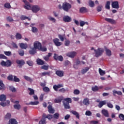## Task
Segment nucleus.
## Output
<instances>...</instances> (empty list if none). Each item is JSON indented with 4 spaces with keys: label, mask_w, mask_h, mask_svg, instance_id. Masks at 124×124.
Instances as JSON below:
<instances>
[{
    "label": "nucleus",
    "mask_w": 124,
    "mask_h": 124,
    "mask_svg": "<svg viewBox=\"0 0 124 124\" xmlns=\"http://www.w3.org/2000/svg\"><path fill=\"white\" fill-rule=\"evenodd\" d=\"M72 102V100L70 98H66L62 101L63 105L65 109H70V105L69 103Z\"/></svg>",
    "instance_id": "nucleus-1"
},
{
    "label": "nucleus",
    "mask_w": 124,
    "mask_h": 124,
    "mask_svg": "<svg viewBox=\"0 0 124 124\" xmlns=\"http://www.w3.org/2000/svg\"><path fill=\"white\" fill-rule=\"evenodd\" d=\"M43 117L45 118V119H41V121H39L38 124H46V120H45V119H48V120H51L53 119V116L51 114L46 115V114H44L43 115Z\"/></svg>",
    "instance_id": "nucleus-2"
},
{
    "label": "nucleus",
    "mask_w": 124,
    "mask_h": 124,
    "mask_svg": "<svg viewBox=\"0 0 124 124\" xmlns=\"http://www.w3.org/2000/svg\"><path fill=\"white\" fill-rule=\"evenodd\" d=\"M72 5L67 2L63 3V10L65 12H68L71 9Z\"/></svg>",
    "instance_id": "nucleus-3"
},
{
    "label": "nucleus",
    "mask_w": 124,
    "mask_h": 124,
    "mask_svg": "<svg viewBox=\"0 0 124 124\" xmlns=\"http://www.w3.org/2000/svg\"><path fill=\"white\" fill-rule=\"evenodd\" d=\"M94 52L95 53V57H96V58H98L99 57L102 56V54L104 52V49L102 48H98L97 49H94Z\"/></svg>",
    "instance_id": "nucleus-4"
},
{
    "label": "nucleus",
    "mask_w": 124,
    "mask_h": 124,
    "mask_svg": "<svg viewBox=\"0 0 124 124\" xmlns=\"http://www.w3.org/2000/svg\"><path fill=\"white\" fill-rule=\"evenodd\" d=\"M11 64H12V62H11V61L9 60H7L6 62L4 61H2L0 62V65L6 67H9L11 66Z\"/></svg>",
    "instance_id": "nucleus-5"
},
{
    "label": "nucleus",
    "mask_w": 124,
    "mask_h": 124,
    "mask_svg": "<svg viewBox=\"0 0 124 124\" xmlns=\"http://www.w3.org/2000/svg\"><path fill=\"white\" fill-rule=\"evenodd\" d=\"M53 59L55 61H59L60 62H62L63 61V57H62V56H59V55L56 53L54 54Z\"/></svg>",
    "instance_id": "nucleus-6"
},
{
    "label": "nucleus",
    "mask_w": 124,
    "mask_h": 124,
    "mask_svg": "<svg viewBox=\"0 0 124 124\" xmlns=\"http://www.w3.org/2000/svg\"><path fill=\"white\" fill-rule=\"evenodd\" d=\"M53 41L55 46H57V47L61 46V45H62V43L60 42V39H59L57 38H56L54 39H53Z\"/></svg>",
    "instance_id": "nucleus-7"
},
{
    "label": "nucleus",
    "mask_w": 124,
    "mask_h": 124,
    "mask_svg": "<svg viewBox=\"0 0 124 124\" xmlns=\"http://www.w3.org/2000/svg\"><path fill=\"white\" fill-rule=\"evenodd\" d=\"M31 10L33 13H37L40 10V7L38 5H33L31 7Z\"/></svg>",
    "instance_id": "nucleus-8"
},
{
    "label": "nucleus",
    "mask_w": 124,
    "mask_h": 124,
    "mask_svg": "<svg viewBox=\"0 0 124 124\" xmlns=\"http://www.w3.org/2000/svg\"><path fill=\"white\" fill-rule=\"evenodd\" d=\"M76 55H77V52L76 51H71L67 53L66 56L69 58H73L74 57H75V56H76Z\"/></svg>",
    "instance_id": "nucleus-9"
},
{
    "label": "nucleus",
    "mask_w": 124,
    "mask_h": 124,
    "mask_svg": "<svg viewBox=\"0 0 124 124\" xmlns=\"http://www.w3.org/2000/svg\"><path fill=\"white\" fill-rule=\"evenodd\" d=\"M41 46H42V45H41V44L40 43V42H38V41H35L34 43V47L36 49H38V50H39L41 47Z\"/></svg>",
    "instance_id": "nucleus-10"
},
{
    "label": "nucleus",
    "mask_w": 124,
    "mask_h": 124,
    "mask_svg": "<svg viewBox=\"0 0 124 124\" xmlns=\"http://www.w3.org/2000/svg\"><path fill=\"white\" fill-rule=\"evenodd\" d=\"M111 6L112 8H116V9H119L120 7L119 5V2L118 1H115L112 2Z\"/></svg>",
    "instance_id": "nucleus-11"
},
{
    "label": "nucleus",
    "mask_w": 124,
    "mask_h": 124,
    "mask_svg": "<svg viewBox=\"0 0 124 124\" xmlns=\"http://www.w3.org/2000/svg\"><path fill=\"white\" fill-rule=\"evenodd\" d=\"M55 74L59 77H63L64 72L62 70H57L55 72Z\"/></svg>",
    "instance_id": "nucleus-12"
},
{
    "label": "nucleus",
    "mask_w": 124,
    "mask_h": 124,
    "mask_svg": "<svg viewBox=\"0 0 124 124\" xmlns=\"http://www.w3.org/2000/svg\"><path fill=\"white\" fill-rule=\"evenodd\" d=\"M105 21H107V22H108V23H110V24H112V25H115V24H116L117 22L116 21L112 18H105Z\"/></svg>",
    "instance_id": "nucleus-13"
},
{
    "label": "nucleus",
    "mask_w": 124,
    "mask_h": 124,
    "mask_svg": "<svg viewBox=\"0 0 124 124\" xmlns=\"http://www.w3.org/2000/svg\"><path fill=\"white\" fill-rule=\"evenodd\" d=\"M63 21L66 23H69V22H71V17L68 16H65L63 17Z\"/></svg>",
    "instance_id": "nucleus-14"
},
{
    "label": "nucleus",
    "mask_w": 124,
    "mask_h": 124,
    "mask_svg": "<svg viewBox=\"0 0 124 124\" xmlns=\"http://www.w3.org/2000/svg\"><path fill=\"white\" fill-rule=\"evenodd\" d=\"M63 87V85L62 84H58L57 85H54L53 86V89L55 92H58V89H60L61 88H62Z\"/></svg>",
    "instance_id": "nucleus-15"
},
{
    "label": "nucleus",
    "mask_w": 124,
    "mask_h": 124,
    "mask_svg": "<svg viewBox=\"0 0 124 124\" xmlns=\"http://www.w3.org/2000/svg\"><path fill=\"white\" fill-rule=\"evenodd\" d=\"M82 103L84 105H86L87 106L90 105V99L88 97L85 98L82 101Z\"/></svg>",
    "instance_id": "nucleus-16"
},
{
    "label": "nucleus",
    "mask_w": 124,
    "mask_h": 124,
    "mask_svg": "<svg viewBox=\"0 0 124 124\" xmlns=\"http://www.w3.org/2000/svg\"><path fill=\"white\" fill-rule=\"evenodd\" d=\"M52 55V53H48L46 56L43 57L44 60H45L46 62H49V61H50V57Z\"/></svg>",
    "instance_id": "nucleus-17"
},
{
    "label": "nucleus",
    "mask_w": 124,
    "mask_h": 124,
    "mask_svg": "<svg viewBox=\"0 0 124 124\" xmlns=\"http://www.w3.org/2000/svg\"><path fill=\"white\" fill-rule=\"evenodd\" d=\"M19 46L21 49H26L28 48V44L24 43H21L19 44Z\"/></svg>",
    "instance_id": "nucleus-18"
},
{
    "label": "nucleus",
    "mask_w": 124,
    "mask_h": 124,
    "mask_svg": "<svg viewBox=\"0 0 124 124\" xmlns=\"http://www.w3.org/2000/svg\"><path fill=\"white\" fill-rule=\"evenodd\" d=\"M47 109H48V112L50 114H54V113H55V109H54V108H53L51 105H49L47 107Z\"/></svg>",
    "instance_id": "nucleus-19"
},
{
    "label": "nucleus",
    "mask_w": 124,
    "mask_h": 124,
    "mask_svg": "<svg viewBox=\"0 0 124 124\" xmlns=\"http://www.w3.org/2000/svg\"><path fill=\"white\" fill-rule=\"evenodd\" d=\"M102 114H103V115H104V116L106 118H109V113L108 112V110L106 109H103L102 110Z\"/></svg>",
    "instance_id": "nucleus-20"
},
{
    "label": "nucleus",
    "mask_w": 124,
    "mask_h": 124,
    "mask_svg": "<svg viewBox=\"0 0 124 124\" xmlns=\"http://www.w3.org/2000/svg\"><path fill=\"white\" fill-rule=\"evenodd\" d=\"M36 62L37 64H38V65H43V64H45L44 61L39 58H38L36 60Z\"/></svg>",
    "instance_id": "nucleus-21"
},
{
    "label": "nucleus",
    "mask_w": 124,
    "mask_h": 124,
    "mask_svg": "<svg viewBox=\"0 0 124 124\" xmlns=\"http://www.w3.org/2000/svg\"><path fill=\"white\" fill-rule=\"evenodd\" d=\"M16 62L17 64H19V65H21V66H23V65H24V64H25V63H26V62H25V61H24V60H17L16 61Z\"/></svg>",
    "instance_id": "nucleus-22"
},
{
    "label": "nucleus",
    "mask_w": 124,
    "mask_h": 124,
    "mask_svg": "<svg viewBox=\"0 0 124 124\" xmlns=\"http://www.w3.org/2000/svg\"><path fill=\"white\" fill-rule=\"evenodd\" d=\"M107 100L100 101L98 107H99V108H101L103 106V105H105V104H107Z\"/></svg>",
    "instance_id": "nucleus-23"
},
{
    "label": "nucleus",
    "mask_w": 124,
    "mask_h": 124,
    "mask_svg": "<svg viewBox=\"0 0 124 124\" xmlns=\"http://www.w3.org/2000/svg\"><path fill=\"white\" fill-rule=\"evenodd\" d=\"M36 53V49L34 47L31 48V50H29V54L30 55H35Z\"/></svg>",
    "instance_id": "nucleus-24"
},
{
    "label": "nucleus",
    "mask_w": 124,
    "mask_h": 124,
    "mask_svg": "<svg viewBox=\"0 0 124 124\" xmlns=\"http://www.w3.org/2000/svg\"><path fill=\"white\" fill-rule=\"evenodd\" d=\"M71 113H72V114H73V115H75V116H76L77 119H80V115L78 114V113L77 112V111H74V110H72L71 111Z\"/></svg>",
    "instance_id": "nucleus-25"
},
{
    "label": "nucleus",
    "mask_w": 124,
    "mask_h": 124,
    "mask_svg": "<svg viewBox=\"0 0 124 124\" xmlns=\"http://www.w3.org/2000/svg\"><path fill=\"white\" fill-rule=\"evenodd\" d=\"M116 94H118V95H123V93H122V92L113 90V95L114 96H116Z\"/></svg>",
    "instance_id": "nucleus-26"
},
{
    "label": "nucleus",
    "mask_w": 124,
    "mask_h": 124,
    "mask_svg": "<svg viewBox=\"0 0 124 124\" xmlns=\"http://www.w3.org/2000/svg\"><path fill=\"white\" fill-rule=\"evenodd\" d=\"M5 90V85L3 84L2 80L0 79V90Z\"/></svg>",
    "instance_id": "nucleus-27"
},
{
    "label": "nucleus",
    "mask_w": 124,
    "mask_h": 124,
    "mask_svg": "<svg viewBox=\"0 0 124 124\" xmlns=\"http://www.w3.org/2000/svg\"><path fill=\"white\" fill-rule=\"evenodd\" d=\"M79 11L80 13H86V12H88V10L86 7H82L80 8Z\"/></svg>",
    "instance_id": "nucleus-28"
},
{
    "label": "nucleus",
    "mask_w": 124,
    "mask_h": 124,
    "mask_svg": "<svg viewBox=\"0 0 124 124\" xmlns=\"http://www.w3.org/2000/svg\"><path fill=\"white\" fill-rule=\"evenodd\" d=\"M39 104V102L38 101H31L28 104H26L27 105H38Z\"/></svg>",
    "instance_id": "nucleus-29"
},
{
    "label": "nucleus",
    "mask_w": 124,
    "mask_h": 124,
    "mask_svg": "<svg viewBox=\"0 0 124 124\" xmlns=\"http://www.w3.org/2000/svg\"><path fill=\"white\" fill-rule=\"evenodd\" d=\"M9 124H18L17 121L15 119H11L9 121Z\"/></svg>",
    "instance_id": "nucleus-30"
},
{
    "label": "nucleus",
    "mask_w": 124,
    "mask_h": 124,
    "mask_svg": "<svg viewBox=\"0 0 124 124\" xmlns=\"http://www.w3.org/2000/svg\"><path fill=\"white\" fill-rule=\"evenodd\" d=\"M51 74V72L49 71V72H43L42 73H41L40 75L41 76H42V77H43L44 76H50V74Z\"/></svg>",
    "instance_id": "nucleus-31"
},
{
    "label": "nucleus",
    "mask_w": 124,
    "mask_h": 124,
    "mask_svg": "<svg viewBox=\"0 0 124 124\" xmlns=\"http://www.w3.org/2000/svg\"><path fill=\"white\" fill-rule=\"evenodd\" d=\"M59 93H66V92H68V89L67 88L65 89L64 88H62L59 90Z\"/></svg>",
    "instance_id": "nucleus-32"
},
{
    "label": "nucleus",
    "mask_w": 124,
    "mask_h": 124,
    "mask_svg": "<svg viewBox=\"0 0 124 124\" xmlns=\"http://www.w3.org/2000/svg\"><path fill=\"white\" fill-rule=\"evenodd\" d=\"M32 26H33V24H32L30 25V27L32 28L31 31L32 32H37V31H38L37 28H36V27H32Z\"/></svg>",
    "instance_id": "nucleus-33"
},
{
    "label": "nucleus",
    "mask_w": 124,
    "mask_h": 124,
    "mask_svg": "<svg viewBox=\"0 0 124 124\" xmlns=\"http://www.w3.org/2000/svg\"><path fill=\"white\" fill-rule=\"evenodd\" d=\"M6 100V96L4 94H1L0 95V101H5Z\"/></svg>",
    "instance_id": "nucleus-34"
},
{
    "label": "nucleus",
    "mask_w": 124,
    "mask_h": 124,
    "mask_svg": "<svg viewBox=\"0 0 124 124\" xmlns=\"http://www.w3.org/2000/svg\"><path fill=\"white\" fill-rule=\"evenodd\" d=\"M62 98L59 97L58 98H56L54 99V102L55 103H61L62 102Z\"/></svg>",
    "instance_id": "nucleus-35"
},
{
    "label": "nucleus",
    "mask_w": 124,
    "mask_h": 124,
    "mask_svg": "<svg viewBox=\"0 0 124 124\" xmlns=\"http://www.w3.org/2000/svg\"><path fill=\"white\" fill-rule=\"evenodd\" d=\"M23 78L26 81H28L29 82H32V79L31 78V77H28L27 76H24Z\"/></svg>",
    "instance_id": "nucleus-36"
},
{
    "label": "nucleus",
    "mask_w": 124,
    "mask_h": 124,
    "mask_svg": "<svg viewBox=\"0 0 124 124\" xmlns=\"http://www.w3.org/2000/svg\"><path fill=\"white\" fill-rule=\"evenodd\" d=\"M106 54L107 56H108V57H111V56L112 55L111 51L110 50V49H108L106 50Z\"/></svg>",
    "instance_id": "nucleus-37"
},
{
    "label": "nucleus",
    "mask_w": 124,
    "mask_h": 124,
    "mask_svg": "<svg viewBox=\"0 0 124 124\" xmlns=\"http://www.w3.org/2000/svg\"><path fill=\"white\" fill-rule=\"evenodd\" d=\"M89 69H90V68L88 67H86L85 69H82L81 70L82 74H85V73H87V72L89 71Z\"/></svg>",
    "instance_id": "nucleus-38"
},
{
    "label": "nucleus",
    "mask_w": 124,
    "mask_h": 124,
    "mask_svg": "<svg viewBox=\"0 0 124 124\" xmlns=\"http://www.w3.org/2000/svg\"><path fill=\"white\" fill-rule=\"evenodd\" d=\"M18 54L21 57H23L24 55H25V51H24L23 49H19L18 50Z\"/></svg>",
    "instance_id": "nucleus-39"
},
{
    "label": "nucleus",
    "mask_w": 124,
    "mask_h": 124,
    "mask_svg": "<svg viewBox=\"0 0 124 124\" xmlns=\"http://www.w3.org/2000/svg\"><path fill=\"white\" fill-rule=\"evenodd\" d=\"M41 69H43L44 70H48V69H49V65H44L41 67Z\"/></svg>",
    "instance_id": "nucleus-40"
},
{
    "label": "nucleus",
    "mask_w": 124,
    "mask_h": 124,
    "mask_svg": "<svg viewBox=\"0 0 124 124\" xmlns=\"http://www.w3.org/2000/svg\"><path fill=\"white\" fill-rule=\"evenodd\" d=\"M26 19H28L29 20V21H31V18H29V17L26 16H21L20 17V20L22 21H24V20H26Z\"/></svg>",
    "instance_id": "nucleus-41"
},
{
    "label": "nucleus",
    "mask_w": 124,
    "mask_h": 124,
    "mask_svg": "<svg viewBox=\"0 0 124 124\" xmlns=\"http://www.w3.org/2000/svg\"><path fill=\"white\" fill-rule=\"evenodd\" d=\"M29 91H30L29 94L30 95H34V90L31 88H28Z\"/></svg>",
    "instance_id": "nucleus-42"
},
{
    "label": "nucleus",
    "mask_w": 124,
    "mask_h": 124,
    "mask_svg": "<svg viewBox=\"0 0 124 124\" xmlns=\"http://www.w3.org/2000/svg\"><path fill=\"white\" fill-rule=\"evenodd\" d=\"M89 6L90 7H94V2L92 0L89 1Z\"/></svg>",
    "instance_id": "nucleus-43"
},
{
    "label": "nucleus",
    "mask_w": 124,
    "mask_h": 124,
    "mask_svg": "<svg viewBox=\"0 0 124 124\" xmlns=\"http://www.w3.org/2000/svg\"><path fill=\"white\" fill-rule=\"evenodd\" d=\"M24 8L25 9H27L28 10H30L31 7V5H30V3H26V4L24 6Z\"/></svg>",
    "instance_id": "nucleus-44"
},
{
    "label": "nucleus",
    "mask_w": 124,
    "mask_h": 124,
    "mask_svg": "<svg viewBox=\"0 0 124 124\" xmlns=\"http://www.w3.org/2000/svg\"><path fill=\"white\" fill-rule=\"evenodd\" d=\"M4 6L6 8H8V9L11 8V5H10V3H9L8 2L5 3L4 5Z\"/></svg>",
    "instance_id": "nucleus-45"
},
{
    "label": "nucleus",
    "mask_w": 124,
    "mask_h": 124,
    "mask_svg": "<svg viewBox=\"0 0 124 124\" xmlns=\"http://www.w3.org/2000/svg\"><path fill=\"white\" fill-rule=\"evenodd\" d=\"M106 9H110V1H107L105 5Z\"/></svg>",
    "instance_id": "nucleus-46"
},
{
    "label": "nucleus",
    "mask_w": 124,
    "mask_h": 124,
    "mask_svg": "<svg viewBox=\"0 0 124 124\" xmlns=\"http://www.w3.org/2000/svg\"><path fill=\"white\" fill-rule=\"evenodd\" d=\"M16 39H22V35L19 33H16Z\"/></svg>",
    "instance_id": "nucleus-47"
},
{
    "label": "nucleus",
    "mask_w": 124,
    "mask_h": 124,
    "mask_svg": "<svg viewBox=\"0 0 124 124\" xmlns=\"http://www.w3.org/2000/svg\"><path fill=\"white\" fill-rule=\"evenodd\" d=\"M14 78L13 81H14V82H20V78H17V76H13Z\"/></svg>",
    "instance_id": "nucleus-48"
},
{
    "label": "nucleus",
    "mask_w": 124,
    "mask_h": 124,
    "mask_svg": "<svg viewBox=\"0 0 124 124\" xmlns=\"http://www.w3.org/2000/svg\"><path fill=\"white\" fill-rule=\"evenodd\" d=\"M14 108L16 109L17 110H20L21 109V105L20 104L14 105Z\"/></svg>",
    "instance_id": "nucleus-49"
},
{
    "label": "nucleus",
    "mask_w": 124,
    "mask_h": 124,
    "mask_svg": "<svg viewBox=\"0 0 124 124\" xmlns=\"http://www.w3.org/2000/svg\"><path fill=\"white\" fill-rule=\"evenodd\" d=\"M41 48H40L39 50L40 51H41L42 52H46L47 51V48L45 46H42L40 47Z\"/></svg>",
    "instance_id": "nucleus-50"
},
{
    "label": "nucleus",
    "mask_w": 124,
    "mask_h": 124,
    "mask_svg": "<svg viewBox=\"0 0 124 124\" xmlns=\"http://www.w3.org/2000/svg\"><path fill=\"white\" fill-rule=\"evenodd\" d=\"M102 7H103L101 5L98 6L96 8V11L97 12H100V11L102 10Z\"/></svg>",
    "instance_id": "nucleus-51"
},
{
    "label": "nucleus",
    "mask_w": 124,
    "mask_h": 124,
    "mask_svg": "<svg viewBox=\"0 0 124 124\" xmlns=\"http://www.w3.org/2000/svg\"><path fill=\"white\" fill-rule=\"evenodd\" d=\"M98 90H99V88H98L97 86H95L94 87L92 88V90L93 92H97Z\"/></svg>",
    "instance_id": "nucleus-52"
},
{
    "label": "nucleus",
    "mask_w": 124,
    "mask_h": 124,
    "mask_svg": "<svg viewBox=\"0 0 124 124\" xmlns=\"http://www.w3.org/2000/svg\"><path fill=\"white\" fill-rule=\"evenodd\" d=\"M43 90L44 91V92H45L46 93H48V92L50 91V88L45 86L43 88Z\"/></svg>",
    "instance_id": "nucleus-53"
},
{
    "label": "nucleus",
    "mask_w": 124,
    "mask_h": 124,
    "mask_svg": "<svg viewBox=\"0 0 124 124\" xmlns=\"http://www.w3.org/2000/svg\"><path fill=\"white\" fill-rule=\"evenodd\" d=\"M58 37L60 39L61 41H62V42L64 41V38L63 37V35L59 34Z\"/></svg>",
    "instance_id": "nucleus-54"
},
{
    "label": "nucleus",
    "mask_w": 124,
    "mask_h": 124,
    "mask_svg": "<svg viewBox=\"0 0 124 124\" xmlns=\"http://www.w3.org/2000/svg\"><path fill=\"white\" fill-rule=\"evenodd\" d=\"M99 72L101 75V76H103L105 74V72L102 70L101 69H99Z\"/></svg>",
    "instance_id": "nucleus-55"
},
{
    "label": "nucleus",
    "mask_w": 124,
    "mask_h": 124,
    "mask_svg": "<svg viewBox=\"0 0 124 124\" xmlns=\"http://www.w3.org/2000/svg\"><path fill=\"white\" fill-rule=\"evenodd\" d=\"M26 62L29 66H32L33 65V62L31 61H28Z\"/></svg>",
    "instance_id": "nucleus-56"
},
{
    "label": "nucleus",
    "mask_w": 124,
    "mask_h": 124,
    "mask_svg": "<svg viewBox=\"0 0 124 124\" xmlns=\"http://www.w3.org/2000/svg\"><path fill=\"white\" fill-rule=\"evenodd\" d=\"M10 91H11L13 93H15L16 92V88H14L13 86H10L9 88Z\"/></svg>",
    "instance_id": "nucleus-57"
},
{
    "label": "nucleus",
    "mask_w": 124,
    "mask_h": 124,
    "mask_svg": "<svg viewBox=\"0 0 124 124\" xmlns=\"http://www.w3.org/2000/svg\"><path fill=\"white\" fill-rule=\"evenodd\" d=\"M59 117H60V114H59V113H55L53 115V117L54 118V119H56V120H58Z\"/></svg>",
    "instance_id": "nucleus-58"
},
{
    "label": "nucleus",
    "mask_w": 124,
    "mask_h": 124,
    "mask_svg": "<svg viewBox=\"0 0 124 124\" xmlns=\"http://www.w3.org/2000/svg\"><path fill=\"white\" fill-rule=\"evenodd\" d=\"M7 79L9 81H13V76L12 75H10L7 77Z\"/></svg>",
    "instance_id": "nucleus-59"
},
{
    "label": "nucleus",
    "mask_w": 124,
    "mask_h": 124,
    "mask_svg": "<svg viewBox=\"0 0 124 124\" xmlns=\"http://www.w3.org/2000/svg\"><path fill=\"white\" fill-rule=\"evenodd\" d=\"M5 118L7 119V120H9L10 118H11V114L10 113H8L5 115Z\"/></svg>",
    "instance_id": "nucleus-60"
},
{
    "label": "nucleus",
    "mask_w": 124,
    "mask_h": 124,
    "mask_svg": "<svg viewBox=\"0 0 124 124\" xmlns=\"http://www.w3.org/2000/svg\"><path fill=\"white\" fill-rule=\"evenodd\" d=\"M107 106L108 107V108H113L114 107V106H113V104L110 102H108L107 103Z\"/></svg>",
    "instance_id": "nucleus-61"
},
{
    "label": "nucleus",
    "mask_w": 124,
    "mask_h": 124,
    "mask_svg": "<svg viewBox=\"0 0 124 124\" xmlns=\"http://www.w3.org/2000/svg\"><path fill=\"white\" fill-rule=\"evenodd\" d=\"M4 54H5L6 56H8V57L12 55V54L11 53V51H4Z\"/></svg>",
    "instance_id": "nucleus-62"
},
{
    "label": "nucleus",
    "mask_w": 124,
    "mask_h": 124,
    "mask_svg": "<svg viewBox=\"0 0 124 124\" xmlns=\"http://www.w3.org/2000/svg\"><path fill=\"white\" fill-rule=\"evenodd\" d=\"M74 93L77 95L80 93V91L78 89H76L74 91Z\"/></svg>",
    "instance_id": "nucleus-63"
},
{
    "label": "nucleus",
    "mask_w": 124,
    "mask_h": 124,
    "mask_svg": "<svg viewBox=\"0 0 124 124\" xmlns=\"http://www.w3.org/2000/svg\"><path fill=\"white\" fill-rule=\"evenodd\" d=\"M119 118L122 120V121H124V115L123 114H120L119 116Z\"/></svg>",
    "instance_id": "nucleus-64"
}]
</instances>
